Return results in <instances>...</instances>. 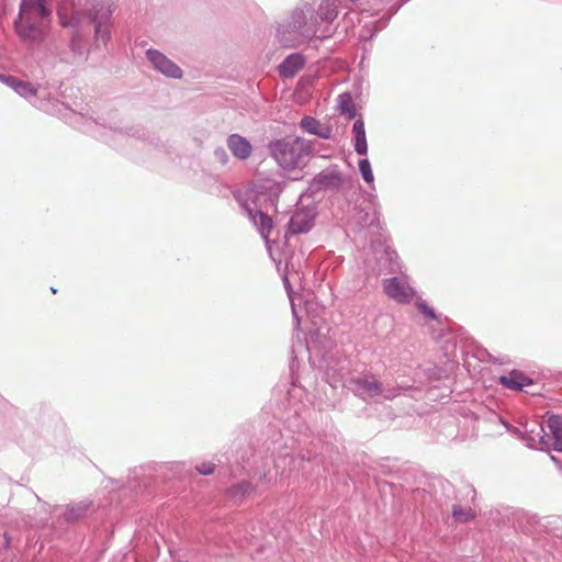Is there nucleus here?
Here are the masks:
<instances>
[{"label": "nucleus", "instance_id": "f257e3e1", "mask_svg": "<svg viewBox=\"0 0 562 562\" xmlns=\"http://www.w3.org/2000/svg\"><path fill=\"white\" fill-rule=\"evenodd\" d=\"M45 0H23L15 29L24 40L37 41L42 37V20L49 15Z\"/></svg>", "mask_w": 562, "mask_h": 562}, {"label": "nucleus", "instance_id": "f03ea898", "mask_svg": "<svg viewBox=\"0 0 562 562\" xmlns=\"http://www.w3.org/2000/svg\"><path fill=\"white\" fill-rule=\"evenodd\" d=\"M311 151L310 143L300 137L280 139L271 146V153L277 162L289 170L303 167Z\"/></svg>", "mask_w": 562, "mask_h": 562}, {"label": "nucleus", "instance_id": "7ed1b4c3", "mask_svg": "<svg viewBox=\"0 0 562 562\" xmlns=\"http://www.w3.org/2000/svg\"><path fill=\"white\" fill-rule=\"evenodd\" d=\"M382 288L385 295L398 304H409L417 296L408 281L398 277L383 279Z\"/></svg>", "mask_w": 562, "mask_h": 562}, {"label": "nucleus", "instance_id": "20e7f679", "mask_svg": "<svg viewBox=\"0 0 562 562\" xmlns=\"http://www.w3.org/2000/svg\"><path fill=\"white\" fill-rule=\"evenodd\" d=\"M147 56L154 67L160 72L173 78L181 77V69L161 53L157 50H148Z\"/></svg>", "mask_w": 562, "mask_h": 562}, {"label": "nucleus", "instance_id": "39448f33", "mask_svg": "<svg viewBox=\"0 0 562 562\" xmlns=\"http://www.w3.org/2000/svg\"><path fill=\"white\" fill-rule=\"evenodd\" d=\"M227 146L232 154L238 159L248 158L252 150L250 143L238 134H233L228 137Z\"/></svg>", "mask_w": 562, "mask_h": 562}, {"label": "nucleus", "instance_id": "423d86ee", "mask_svg": "<svg viewBox=\"0 0 562 562\" xmlns=\"http://www.w3.org/2000/svg\"><path fill=\"white\" fill-rule=\"evenodd\" d=\"M355 384L359 395L364 400L376 397L382 393V384L374 378L358 379Z\"/></svg>", "mask_w": 562, "mask_h": 562}, {"label": "nucleus", "instance_id": "0eeeda50", "mask_svg": "<svg viewBox=\"0 0 562 562\" xmlns=\"http://www.w3.org/2000/svg\"><path fill=\"white\" fill-rule=\"evenodd\" d=\"M499 382L504 386L515 391H520L525 386L532 384L531 379H529L522 372L516 370L509 372L507 375H502L499 378Z\"/></svg>", "mask_w": 562, "mask_h": 562}, {"label": "nucleus", "instance_id": "6e6552de", "mask_svg": "<svg viewBox=\"0 0 562 562\" xmlns=\"http://www.w3.org/2000/svg\"><path fill=\"white\" fill-rule=\"evenodd\" d=\"M0 80L7 86L11 87L16 93H19L23 98H30L36 95L37 88H35L32 83L21 81L12 76H0Z\"/></svg>", "mask_w": 562, "mask_h": 562}, {"label": "nucleus", "instance_id": "1a4fd4ad", "mask_svg": "<svg viewBox=\"0 0 562 562\" xmlns=\"http://www.w3.org/2000/svg\"><path fill=\"white\" fill-rule=\"evenodd\" d=\"M304 66V58L300 54L290 55L279 67L280 75L286 78L295 74Z\"/></svg>", "mask_w": 562, "mask_h": 562}, {"label": "nucleus", "instance_id": "9d476101", "mask_svg": "<svg viewBox=\"0 0 562 562\" xmlns=\"http://www.w3.org/2000/svg\"><path fill=\"white\" fill-rule=\"evenodd\" d=\"M301 127L310 134L317 135L323 138L330 137V128L322 125L317 120L311 116H305L301 121Z\"/></svg>", "mask_w": 562, "mask_h": 562}, {"label": "nucleus", "instance_id": "9b49d317", "mask_svg": "<svg viewBox=\"0 0 562 562\" xmlns=\"http://www.w3.org/2000/svg\"><path fill=\"white\" fill-rule=\"evenodd\" d=\"M352 133L355 138V150L359 155H366L368 151V145L364 131V122L361 119L355 121Z\"/></svg>", "mask_w": 562, "mask_h": 562}, {"label": "nucleus", "instance_id": "f8f14e48", "mask_svg": "<svg viewBox=\"0 0 562 562\" xmlns=\"http://www.w3.org/2000/svg\"><path fill=\"white\" fill-rule=\"evenodd\" d=\"M312 227V218L304 212H296L290 222V228L294 234L307 232Z\"/></svg>", "mask_w": 562, "mask_h": 562}, {"label": "nucleus", "instance_id": "ddd939ff", "mask_svg": "<svg viewBox=\"0 0 562 562\" xmlns=\"http://www.w3.org/2000/svg\"><path fill=\"white\" fill-rule=\"evenodd\" d=\"M252 220H254L255 225L258 226L261 236L266 240H268V238L272 232V228H273V223H272L271 217L262 212H257L256 214H254Z\"/></svg>", "mask_w": 562, "mask_h": 562}, {"label": "nucleus", "instance_id": "4468645a", "mask_svg": "<svg viewBox=\"0 0 562 562\" xmlns=\"http://www.w3.org/2000/svg\"><path fill=\"white\" fill-rule=\"evenodd\" d=\"M548 427L554 438V449L562 451V418L559 416L550 417L548 420Z\"/></svg>", "mask_w": 562, "mask_h": 562}, {"label": "nucleus", "instance_id": "2eb2a0df", "mask_svg": "<svg viewBox=\"0 0 562 562\" xmlns=\"http://www.w3.org/2000/svg\"><path fill=\"white\" fill-rule=\"evenodd\" d=\"M318 182L325 188H338L342 184L344 179L338 171L329 170L318 175Z\"/></svg>", "mask_w": 562, "mask_h": 562}, {"label": "nucleus", "instance_id": "dca6fc26", "mask_svg": "<svg viewBox=\"0 0 562 562\" xmlns=\"http://www.w3.org/2000/svg\"><path fill=\"white\" fill-rule=\"evenodd\" d=\"M452 516L458 522H468L476 517V513L471 507H463L461 505H453Z\"/></svg>", "mask_w": 562, "mask_h": 562}, {"label": "nucleus", "instance_id": "f3484780", "mask_svg": "<svg viewBox=\"0 0 562 562\" xmlns=\"http://www.w3.org/2000/svg\"><path fill=\"white\" fill-rule=\"evenodd\" d=\"M340 110L341 113L346 114L349 119H352L356 115L353 103L348 95L340 97Z\"/></svg>", "mask_w": 562, "mask_h": 562}, {"label": "nucleus", "instance_id": "a211bd4d", "mask_svg": "<svg viewBox=\"0 0 562 562\" xmlns=\"http://www.w3.org/2000/svg\"><path fill=\"white\" fill-rule=\"evenodd\" d=\"M359 170L366 182L370 183L373 181L374 177L368 159H362L359 161Z\"/></svg>", "mask_w": 562, "mask_h": 562}, {"label": "nucleus", "instance_id": "6ab92c4d", "mask_svg": "<svg viewBox=\"0 0 562 562\" xmlns=\"http://www.w3.org/2000/svg\"><path fill=\"white\" fill-rule=\"evenodd\" d=\"M416 306L423 314L427 315L430 318H435L434 310L430 306H428V304L425 301L418 299L416 301Z\"/></svg>", "mask_w": 562, "mask_h": 562}, {"label": "nucleus", "instance_id": "aec40b11", "mask_svg": "<svg viewBox=\"0 0 562 562\" xmlns=\"http://www.w3.org/2000/svg\"><path fill=\"white\" fill-rule=\"evenodd\" d=\"M196 470L204 474V475H207V474H211L213 473L214 471V464L213 463H202L200 467L196 468Z\"/></svg>", "mask_w": 562, "mask_h": 562}, {"label": "nucleus", "instance_id": "412c9836", "mask_svg": "<svg viewBox=\"0 0 562 562\" xmlns=\"http://www.w3.org/2000/svg\"><path fill=\"white\" fill-rule=\"evenodd\" d=\"M94 21H95V31L99 32L100 31V22L97 21V18H94Z\"/></svg>", "mask_w": 562, "mask_h": 562}]
</instances>
